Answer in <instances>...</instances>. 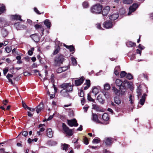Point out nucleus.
<instances>
[{
    "label": "nucleus",
    "instance_id": "1",
    "mask_svg": "<svg viewBox=\"0 0 153 153\" xmlns=\"http://www.w3.org/2000/svg\"><path fill=\"white\" fill-rule=\"evenodd\" d=\"M115 83L117 86L119 87L120 94L122 95L125 94V91L124 90L129 88L130 86V83L126 80L122 81L120 79H117L115 81Z\"/></svg>",
    "mask_w": 153,
    "mask_h": 153
},
{
    "label": "nucleus",
    "instance_id": "2",
    "mask_svg": "<svg viewBox=\"0 0 153 153\" xmlns=\"http://www.w3.org/2000/svg\"><path fill=\"white\" fill-rule=\"evenodd\" d=\"M103 7L100 4H96L90 8L91 11L93 13L95 14H99L101 13L102 9Z\"/></svg>",
    "mask_w": 153,
    "mask_h": 153
},
{
    "label": "nucleus",
    "instance_id": "3",
    "mask_svg": "<svg viewBox=\"0 0 153 153\" xmlns=\"http://www.w3.org/2000/svg\"><path fill=\"white\" fill-rule=\"evenodd\" d=\"M65 60L63 55L60 54L56 55L54 60V65L55 66H60Z\"/></svg>",
    "mask_w": 153,
    "mask_h": 153
},
{
    "label": "nucleus",
    "instance_id": "4",
    "mask_svg": "<svg viewBox=\"0 0 153 153\" xmlns=\"http://www.w3.org/2000/svg\"><path fill=\"white\" fill-rule=\"evenodd\" d=\"M74 85H71L70 83H63L60 85V88L66 89L68 92H71L73 91Z\"/></svg>",
    "mask_w": 153,
    "mask_h": 153
},
{
    "label": "nucleus",
    "instance_id": "5",
    "mask_svg": "<svg viewBox=\"0 0 153 153\" xmlns=\"http://www.w3.org/2000/svg\"><path fill=\"white\" fill-rule=\"evenodd\" d=\"M62 128L64 132L67 135L71 136L73 134V131L72 130L70 129L64 123L62 124Z\"/></svg>",
    "mask_w": 153,
    "mask_h": 153
},
{
    "label": "nucleus",
    "instance_id": "6",
    "mask_svg": "<svg viewBox=\"0 0 153 153\" xmlns=\"http://www.w3.org/2000/svg\"><path fill=\"white\" fill-rule=\"evenodd\" d=\"M68 124L70 126L76 127L78 126V124L77 123V121L75 118L71 120H67Z\"/></svg>",
    "mask_w": 153,
    "mask_h": 153
},
{
    "label": "nucleus",
    "instance_id": "7",
    "mask_svg": "<svg viewBox=\"0 0 153 153\" xmlns=\"http://www.w3.org/2000/svg\"><path fill=\"white\" fill-rule=\"evenodd\" d=\"M103 27L106 29H109L113 27V23L112 22L109 20L105 21L103 24Z\"/></svg>",
    "mask_w": 153,
    "mask_h": 153
},
{
    "label": "nucleus",
    "instance_id": "8",
    "mask_svg": "<svg viewBox=\"0 0 153 153\" xmlns=\"http://www.w3.org/2000/svg\"><path fill=\"white\" fill-rule=\"evenodd\" d=\"M85 79V78L82 76L80 77L79 79H76L75 80V85L76 86H78L82 84Z\"/></svg>",
    "mask_w": 153,
    "mask_h": 153
},
{
    "label": "nucleus",
    "instance_id": "9",
    "mask_svg": "<svg viewBox=\"0 0 153 153\" xmlns=\"http://www.w3.org/2000/svg\"><path fill=\"white\" fill-rule=\"evenodd\" d=\"M102 9V14L104 16H105L108 14L110 10V8L109 6H106L104 7Z\"/></svg>",
    "mask_w": 153,
    "mask_h": 153
},
{
    "label": "nucleus",
    "instance_id": "10",
    "mask_svg": "<svg viewBox=\"0 0 153 153\" xmlns=\"http://www.w3.org/2000/svg\"><path fill=\"white\" fill-rule=\"evenodd\" d=\"M30 37L36 42H38L40 40V38L37 33L31 35Z\"/></svg>",
    "mask_w": 153,
    "mask_h": 153
},
{
    "label": "nucleus",
    "instance_id": "11",
    "mask_svg": "<svg viewBox=\"0 0 153 153\" xmlns=\"http://www.w3.org/2000/svg\"><path fill=\"white\" fill-rule=\"evenodd\" d=\"M15 25L18 30H25L27 29V27L25 25H21L19 23H15Z\"/></svg>",
    "mask_w": 153,
    "mask_h": 153
},
{
    "label": "nucleus",
    "instance_id": "12",
    "mask_svg": "<svg viewBox=\"0 0 153 153\" xmlns=\"http://www.w3.org/2000/svg\"><path fill=\"white\" fill-rule=\"evenodd\" d=\"M86 82L83 85L82 88H83L84 90H86L90 86L91 83L89 79L86 80Z\"/></svg>",
    "mask_w": 153,
    "mask_h": 153
},
{
    "label": "nucleus",
    "instance_id": "13",
    "mask_svg": "<svg viewBox=\"0 0 153 153\" xmlns=\"http://www.w3.org/2000/svg\"><path fill=\"white\" fill-rule=\"evenodd\" d=\"M68 92L65 89H63L60 92L61 95L64 97H68Z\"/></svg>",
    "mask_w": 153,
    "mask_h": 153
},
{
    "label": "nucleus",
    "instance_id": "14",
    "mask_svg": "<svg viewBox=\"0 0 153 153\" xmlns=\"http://www.w3.org/2000/svg\"><path fill=\"white\" fill-rule=\"evenodd\" d=\"M147 95L146 93H144L142 95L141 98L140 100L139 103L141 105H143L145 102L146 97Z\"/></svg>",
    "mask_w": 153,
    "mask_h": 153
},
{
    "label": "nucleus",
    "instance_id": "15",
    "mask_svg": "<svg viewBox=\"0 0 153 153\" xmlns=\"http://www.w3.org/2000/svg\"><path fill=\"white\" fill-rule=\"evenodd\" d=\"M11 18L13 20L23 21V20L21 19V16L18 15H12L11 16Z\"/></svg>",
    "mask_w": 153,
    "mask_h": 153
},
{
    "label": "nucleus",
    "instance_id": "16",
    "mask_svg": "<svg viewBox=\"0 0 153 153\" xmlns=\"http://www.w3.org/2000/svg\"><path fill=\"white\" fill-rule=\"evenodd\" d=\"M44 105L43 103H40L39 105H38L36 107V112L37 113H39L42 110L43 108Z\"/></svg>",
    "mask_w": 153,
    "mask_h": 153
},
{
    "label": "nucleus",
    "instance_id": "17",
    "mask_svg": "<svg viewBox=\"0 0 153 153\" xmlns=\"http://www.w3.org/2000/svg\"><path fill=\"white\" fill-rule=\"evenodd\" d=\"M119 16L118 13H114L111 15L109 17V19L111 20L114 21L117 19Z\"/></svg>",
    "mask_w": 153,
    "mask_h": 153
},
{
    "label": "nucleus",
    "instance_id": "18",
    "mask_svg": "<svg viewBox=\"0 0 153 153\" xmlns=\"http://www.w3.org/2000/svg\"><path fill=\"white\" fill-rule=\"evenodd\" d=\"M112 138L111 137L106 138L104 141L106 145L107 146L111 145L112 143Z\"/></svg>",
    "mask_w": 153,
    "mask_h": 153
},
{
    "label": "nucleus",
    "instance_id": "19",
    "mask_svg": "<svg viewBox=\"0 0 153 153\" xmlns=\"http://www.w3.org/2000/svg\"><path fill=\"white\" fill-rule=\"evenodd\" d=\"M92 120L94 122L99 123H101L98 120V117L97 115L96 114H92Z\"/></svg>",
    "mask_w": 153,
    "mask_h": 153
},
{
    "label": "nucleus",
    "instance_id": "20",
    "mask_svg": "<svg viewBox=\"0 0 153 153\" xmlns=\"http://www.w3.org/2000/svg\"><path fill=\"white\" fill-rule=\"evenodd\" d=\"M64 46L65 47L69 49L70 51L71 52L72 51H75V49L74 46L73 45H67L65 44H64Z\"/></svg>",
    "mask_w": 153,
    "mask_h": 153
},
{
    "label": "nucleus",
    "instance_id": "21",
    "mask_svg": "<svg viewBox=\"0 0 153 153\" xmlns=\"http://www.w3.org/2000/svg\"><path fill=\"white\" fill-rule=\"evenodd\" d=\"M97 100L101 104H103L105 102V100L102 98V95H99L97 98Z\"/></svg>",
    "mask_w": 153,
    "mask_h": 153
},
{
    "label": "nucleus",
    "instance_id": "22",
    "mask_svg": "<svg viewBox=\"0 0 153 153\" xmlns=\"http://www.w3.org/2000/svg\"><path fill=\"white\" fill-rule=\"evenodd\" d=\"M102 118L104 121H107L109 119V115L107 113H104L102 116Z\"/></svg>",
    "mask_w": 153,
    "mask_h": 153
},
{
    "label": "nucleus",
    "instance_id": "23",
    "mask_svg": "<svg viewBox=\"0 0 153 153\" xmlns=\"http://www.w3.org/2000/svg\"><path fill=\"white\" fill-rule=\"evenodd\" d=\"M36 30L38 29L39 28H41V32L42 33V35H43V32L44 31V29L42 25H39L38 24H36L34 26Z\"/></svg>",
    "mask_w": 153,
    "mask_h": 153
},
{
    "label": "nucleus",
    "instance_id": "24",
    "mask_svg": "<svg viewBox=\"0 0 153 153\" xmlns=\"http://www.w3.org/2000/svg\"><path fill=\"white\" fill-rule=\"evenodd\" d=\"M47 135L49 137L51 138L53 136V133L51 128H48L47 130Z\"/></svg>",
    "mask_w": 153,
    "mask_h": 153
},
{
    "label": "nucleus",
    "instance_id": "25",
    "mask_svg": "<svg viewBox=\"0 0 153 153\" xmlns=\"http://www.w3.org/2000/svg\"><path fill=\"white\" fill-rule=\"evenodd\" d=\"M5 6L3 4H0V13H4L6 11Z\"/></svg>",
    "mask_w": 153,
    "mask_h": 153
},
{
    "label": "nucleus",
    "instance_id": "26",
    "mask_svg": "<svg viewBox=\"0 0 153 153\" xmlns=\"http://www.w3.org/2000/svg\"><path fill=\"white\" fill-rule=\"evenodd\" d=\"M56 49L52 53L53 55L57 54L59 52L60 49V47L59 45L56 46Z\"/></svg>",
    "mask_w": 153,
    "mask_h": 153
},
{
    "label": "nucleus",
    "instance_id": "27",
    "mask_svg": "<svg viewBox=\"0 0 153 153\" xmlns=\"http://www.w3.org/2000/svg\"><path fill=\"white\" fill-rule=\"evenodd\" d=\"M44 24L48 28L50 29L51 26V22L48 19H46L44 22Z\"/></svg>",
    "mask_w": 153,
    "mask_h": 153
},
{
    "label": "nucleus",
    "instance_id": "28",
    "mask_svg": "<svg viewBox=\"0 0 153 153\" xmlns=\"http://www.w3.org/2000/svg\"><path fill=\"white\" fill-rule=\"evenodd\" d=\"M126 44L127 46L129 47H134L136 46V44L135 42H133L131 41H129L127 42Z\"/></svg>",
    "mask_w": 153,
    "mask_h": 153
},
{
    "label": "nucleus",
    "instance_id": "29",
    "mask_svg": "<svg viewBox=\"0 0 153 153\" xmlns=\"http://www.w3.org/2000/svg\"><path fill=\"white\" fill-rule=\"evenodd\" d=\"M1 33L2 36L4 37L6 36L8 34V32L7 30L4 29H2Z\"/></svg>",
    "mask_w": 153,
    "mask_h": 153
},
{
    "label": "nucleus",
    "instance_id": "30",
    "mask_svg": "<svg viewBox=\"0 0 153 153\" xmlns=\"http://www.w3.org/2000/svg\"><path fill=\"white\" fill-rule=\"evenodd\" d=\"M129 12L128 15H130L133 12L135 11L136 9L135 8H134L132 6H130L129 8Z\"/></svg>",
    "mask_w": 153,
    "mask_h": 153
},
{
    "label": "nucleus",
    "instance_id": "31",
    "mask_svg": "<svg viewBox=\"0 0 153 153\" xmlns=\"http://www.w3.org/2000/svg\"><path fill=\"white\" fill-rule=\"evenodd\" d=\"M93 108L94 110L98 111H100L101 110V109L100 108L99 106L96 104H93L92 105Z\"/></svg>",
    "mask_w": 153,
    "mask_h": 153
},
{
    "label": "nucleus",
    "instance_id": "32",
    "mask_svg": "<svg viewBox=\"0 0 153 153\" xmlns=\"http://www.w3.org/2000/svg\"><path fill=\"white\" fill-rule=\"evenodd\" d=\"M126 77L127 79L129 80H131L133 78V76L131 74L128 73V74H127L126 75Z\"/></svg>",
    "mask_w": 153,
    "mask_h": 153
},
{
    "label": "nucleus",
    "instance_id": "33",
    "mask_svg": "<svg viewBox=\"0 0 153 153\" xmlns=\"http://www.w3.org/2000/svg\"><path fill=\"white\" fill-rule=\"evenodd\" d=\"M83 142L85 145H88L89 143V141L88 138L85 136H83Z\"/></svg>",
    "mask_w": 153,
    "mask_h": 153
},
{
    "label": "nucleus",
    "instance_id": "34",
    "mask_svg": "<svg viewBox=\"0 0 153 153\" xmlns=\"http://www.w3.org/2000/svg\"><path fill=\"white\" fill-rule=\"evenodd\" d=\"M99 90L96 87H94L93 88L92 92L95 95H96L99 92Z\"/></svg>",
    "mask_w": 153,
    "mask_h": 153
},
{
    "label": "nucleus",
    "instance_id": "35",
    "mask_svg": "<svg viewBox=\"0 0 153 153\" xmlns=\"http://www.w3.org/2000/svg\"><path fill=\"white\" fill-rule=\"evenodd\" d=\"M123 1L124 4H131L133 2V0H123Z\"/></svg>",
    "mask_w": 153,
    "mask_h": 153
},
{
    "label": "nucleus",
    "instance_id": "36",
    "mask_svg": "<svg viewBox=\"0 0 153 153\" xmlns=\"http://www.w3.org/2000/svg\"><path fill=\"white\" fill-rule=\"evenodd\" d=\"M114 100V102L116 104L119 105L120 104L121 102V101L119 98L115 97Z\"/></svg>",
    "mask_w": 153,
    "mask_h": 153
},
{
    "label": "nucleus",
    "instance_id": "37",
    "mask_svg": "<svg viewBox=\"0 0 153 153\" xmlns=\"http://www.w3.org/2000/svg\"><path fill=\"white\" fill-rule=\"evenodd\" d=\"M62 146H63V148L62 149L63 150H65V151H66L68 150L69 145L67 144L64 143V144H62Z\"/></svg>",
    "mask_w": 153,
    "mask_h": 153
},
{
    "label": "nucleus",
    "instance_id": "38",
    "mask_svg": "<svg viewBox=\"0 0 153 153\" xmlns=\"http://www.w3.org/2000/svg\"><path fill=\"white\" fill-rule=\"evenodd\" d=\"M71 61L73 65L76 66L77 65V62L75 58L72 57L71 58Z\"/></svg>",
    "mask_w": 153,
    "mask_h": 153
},
{
    "label": "nucleus",
    "instance_id": "39",
    "mask_svg": "<svg viewBox=\"0 0 153 153\" xmlns=\"http://www.w3.org/2000/svg\"><path fill=\"white\" fill-rule=\"evenodd\" d=\"M100 142V139L99 138H94L93 140L92 143H99Z\"/></svg>",
    "mask_w": 153,
    "mask_h": 153
},
{
    "label": "nucleus",
    "instance_id": "40",
    "mask_svg": "<svg viewBox=\"0 0 153 153\" xmlns=\"http://www.w3.org/2000/svg\"><path fill=\"white\" fill-rule=\"evenodd\" d=\"M79 95L80 97H83L84 96V92L82 89L80 90V92L79 93Z\"/></svg>",
    "mask_w": 153,
    "mask_h": 153
},
{
    "label": "nucleus",
    "instance_id": "41",
    "mask_svg": "<svg viewBox=\"0 0 153 153\" xmlns=\"http://www.w3.org/2000/svg\"><path fill=\"white\" fill-rule=\"evenodd\" d=\"M82 5L84 8H87L89 6V4L87 1H84L82 3Z\"/></svg>",
    "mask_w": 153,
    "mask_h": 153
},
{
    "label": "nucleus",
    "instance_id": "42",
    "mask_svg": "<svg viewBox=\"0 0 153 153\" xmlns=\"http://www.w3.org/2000/svg\"><path fill=\"white\" fill-rule=\"evenodd\" d=\"M104 95L107 98H108L109 97V93L107 91H104L102 92Z\"/></svg>",
    "mask_w": 153,
    "mask_h": 153
},
{
    "label": "nucleus",
    "instance_id": "43",
    "mask_svg": "<svg viewBox=\"0 0 153 153\" xmlns=\"http://www.w3.org/2000/svg\"><path fill=\"white\" fill-rule=\"evenodd\" d=\"M34 48H30V50L28 51V54L30 56L32 55L33 54V51H34Z\"/></svg>",
    "mask_w": 153,
    "mask_h": 153
},
{
    "label": "nucleus",
    "instance_id": "44",
    "mask_svg": "<svg viewBox=\"0 0 153 153\" xmlns=\"http://www.w3.org/2000/svg\"><path fill=\"white\" fill-rule=\"evenodd\" d=\"M11 47L7 46L5 48V51L7 53H9L10 52L11 50Z\"/></svg>",
    "mask_w": 153,
    "mask_h": 153
},
{
    "label": "nucleus",
    "instance_id": "45",
    "mask_svg": "<svg viewBox=\"0 0 153 153\" xmlns=\"http://www.w3.org/2000/svg\"><path fill=\"white\" fill-rule=\"evenodd\" d=\"M126 74L127 73L125 71H123L121 72L120 75L121 78H123L126 76Z\"/></svg>",
    "mask_w": 153,
    "mask_h": 153
},
{
    "label": "nucleus",
    "instance_id": "46",
    "mask_svg": "<svg viewBox=\"0 0 153 153\" xmlns=\"http://www.w3.org/2000/svg\"><path fill=\"white\" fill-rule=\"evenodd\" d=\"M110 85L108 84H106L104 85V89L105 90H108L110 89Z\"/></svg>",
    "mask_w": 153,
    "mask_h": 153
},
{
    "label": "nucleus",
    "instance_id": "47",
    "mask_svg": "<svg viewBox=\"0 0 153 153\" xmlns=\"http://www.w3.org/2000/svg\"><path fill=\"white\" fill-rule=\"evenodd\" d=\"M56 72L58 74H59L62 72H63L62 68V67H59L56 70Z\"/></svg>",
    "mask_w": 153,
    "mask_h": 153
},
{
    "label": "nucleus",
    "instance_id": "48",
    "mask_svg": "<svg viewBox=\"0 0 153 153\" xmlns=\"http://www.w3.org/2000/svg\"><path fill=\"white\" fill-rule=\"evenodd\" d=\"M34 10L36 13L37 14L39 15H40L41 14H43L44 13V12H42V13H40L36 7H35L34 8Z\"/></svg>",
    "mask_w": 153,
    "mask_h": 153
},
{
    "label": "nucleus",
    "instance_id": "49",
    "mask_svg": "<svg viewBox=\"0 0 153 153\" xmlns=\"http://www.w3.org/2000/svg\"><path fill=\"white\" fill-rule=\"evenodd\" d=\"M87 99L90 101H94V100L91 97V95L89 94H88Z\"/></svg>",
    "mask_w": 153,
    "mask_h": 153
},
{
    "label": "nucleus",
    "instance_id": "50",
    "mask_svg": "<svg viewBox=\"0 0 153 153\" xmlns=\"http://www.w3.org/2000/svg\"><path fill=\"white\" fill-rule=\"evenodd\" d=\"M137 95L138 97L139 98V97H140L142 94L141 89L138 88L137 91Z\"/></svg>",
    "mask_w": 153,
    "mask_h": 153
},
{
    "label": "nucleus",
    "instance_id": "51",
    "mask_svg": "<svg viewBox=\"0 0 153 153\" xmlns=\"http://www.w3.org/2000/svg\"><path fill=\"white\" fill-rule=\"evenodd\" d=\"M132 7L136 9L139 7V5L136 3H134L132 5Z\"/></svg>",
    "mask_w": 153,
    "mask_h": 153
},
{
    "label": "nucleus",
    "instance_id": "52",
    "mask_svg": "<svg viewBox=\"0 0 153 153\" xmlns=\"http://www.w3.org/2000/svg\"><path fill=\"white\" fill-rule=\"evenodd\" d=\"M113 90L114 91V92L116 94L118 93L119 91H120V90H118L115 87H114L113 88Z\"/></svg>",
    "mask_w": 153,
    "mask_h": 153
},
{
    "label": "nucleus",
    "instance_id": "53",
    "mask_svg": "<svg viewBox=\"0 0 153 153\" xmlns=\"http://www.w3.org/2000/svg\"><path fill=\"white\" fill-rule=\"evenodd\" d=\"M81 103L82 105H84V104L85 102V97H83L82 98H81Z\"/></svg>",
    "mask_w": 153,
    "mask_h": 153
},
{
    "label": "nucleus",
    "instance_id": "54",
    "mask_svg": "<svg viewBox=\"0 0 153 153\" xmlns=\"http://www.w3.org/2000/svg\"><path fill=\"white\" fill-rule=\"evenodd\" d=\"M22 105L23 107L25 109H26L27 108L28 109V107H29L26 104L23 102H22Z\"/></svg>",
    "mask_w": 153,
    "mask_h": 153
},
{
    "label": "nucleus",
    "instance_id": "55",
    "mask_svg": "<svg viewBox=\"0 0 153 153\" xmlns=\"http://www.w3.org/2000/svg\"><path fill=\"white\" fill-rule=\"evenodd\" d=\"M21 76L19 75L16 77H14L13 78V79L14 80H15L17 81H18L20 79Z\"/></svg>",
    "mask_w": 153,
    "mask_h": 153
},
{
    "label": "nucleus",
    "instance_id": "56",
    "mask_svg": "<svg viewBox=\"0 0 153 153\" xmlns=\"http://www.w3.org/2000/svg\"><path fill=\"white\" fill-rule=\"evenodd\" d=\"M129 97V101L130 102L131 104H133V102L132 99V96L131 95H130Z\"/></svg>",
    "mask_w": 153,
    "mask_h": 153
},
{
    "label": "nucleus",
    "instance_id": "57",
    "mask_svg": "<svg viewBox=\"0 0 153 153\" xmlns=\"http://www.w3.org/2000/svg\"><path fill=\"white\" fill-rule=\"evenodd\" d=\"M3 21L1 18H0V27H2L3 25Z\"/></svg>",
    "mask_w": 153,
    "mask_h": 153
},
{
    "label": "nucleus",
    "instance_id": "58",
    "mask_svg": "<svg viewBox=\"0 0 153 153\" xmlns=\"http://www.w3.org/2000/svg\"><path fill=\"white\" fill-rule=\"evenodd\" d=\"M6 76L7 78L8 79H10V77H13V75L12 74H8Z\"/></svg>",
    "mask_w": 153,
    "mask_h": 153
},
{
    "label": "nucleus",
    "instance_id": "59",
    "mask_svg": "<svg viewBox=\"0 0 153 153\" xmlns=\"http://www.w3.org/2000/svg\"><path fill=\"white\" fill-rule=\"evenodd\" d=\"M28 132L27 131H24L22 133V135L25 137L27 136L28 135Z\"/></svg>",
    "mask_w": 153,
    "mask_h": 153
},
{
    "label": "nucleus",
    "instance_id": "60",
    "mask_svg": "<svg viewBox=\"0 0 153 153\" xmlns=\"http://www.w3.org/2000/svg\"><path fill=\"white\" fill-rule=\"evenodd\" d=\"M5 149L4 148H1L0 149V153H6L7 152L5 151Z\"/></svg>",
    "mask_w": 153,
    "mask_h": 153
},
{
    "label": "nucleus",
    "instance_id": "61",
    "mask_svg": "<svg viewBox=\"0 0 153 153\" xmlns=\"http://www.w3.org/2000/svg\"><path fill=\"white\" fill-rule=\"evenodd\" d=\"M136 53L137 54H139L140 56L141 55L142 51L141 50H140L139 49H137L136 50Z\"/></svg>",
    "mask_w": 153,
    "mask_h": 153
},
{
    "label": "nucleus",
    "instance_id": "62",
    "mask_svg": "<svg viewBox=\"0 0 153 153\" xmlns=\"http://www.w3.org/2000/svg\"><path fill=\"white\" fill-rule=\"evenodd\" d=\"M138 48L141 50H143L145 48L144 46H142L140 44L139 45Z\"/></svg>",
    "mask_w": 153,
    "mask_h": 153
},
{
    "label": "nucleus",
    "instance_id": "63",
    "mask_svg": "<svg viewBox=\"0 0 153 153\" xmlns=\"http://www.w3.org/2000/svg\"><path fill=\"white\" fill-rule=\"evenodd\" d=\"M135 54H133L131 56L130 59L131 60H132L135 59Z\"/></svg>",
    "mask_w": 153,
    "mask_h": 153
},
{
    "label": "nucleus",
    "instance_id": "64",
    "mask_svg": "<svg viewBox=\"0 0 153 153\" xmlns=\"http://www.w3.org/2000/svg\"><path fill=\"white\" fill-rule=\"evenodd\" d=\"M8 71V69H5L3 70L4 74L5 75Z\"/></svg>",
    "mask_w": 153,
    "mask_h": 153
}]
</instances>
